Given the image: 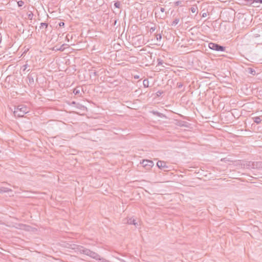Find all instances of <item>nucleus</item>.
I'll return each mask as SVG.
<instances>
[{
  "label": "nucleus",
  "mask_w": 262,
  "mask_h": 262,
  "mask_svg": "<svg viewBox=\"0 0 262 262\" xmlns=\"http://www.w3.org/2000/svg\"><path fill=\"white\" fill-rule=\"evenodd\" d=\"M77 250L80 253L84 254L95 259H100V256L97 253L93 252L90 249H86L82 246H77Z\"/></svg>",
  "instance_id": "1"
},
{
  "label": "nucleus",
  "mask_w": 262,
  "mask_h": 262,
  "mask_svg": "<svg viewBox=\"0 0 262 262\" xmlns=\"http://www.w3.org/2000/svg\"><path fill=\"white\" fill-rule=\"evenodd\" d=\"M29 112V108L25 105L21 104L15 106L14 115L15 117H22Z\"/></svg>",
  "instance_id": "2"
},
{
  "label": "nucleus",
  "mask_w": 262,
  "mask_h": 262,
  "mask_svg": "<svg viewBox=\"0 0 262 262\" xmlns=\"http://www.w3.org/2000/svg\"><path fill=\"white\" fill-rule=\"evenodd\" d=\"M225 33L224 30L222 29V23L218 20L214 21V36H221Z\"/></svg>",
  "instance_id": "3"
},
{
  "label": "nucleus",
  "mask_w": 262,
  "mask_h": 262,
  "mask_svg": "<svg viewBox=\"0 0 262 262\" xmlns=\"http://www.w3.org/2000/svg\"><path fill=\"white\" fill-rule=\"evenodd\" d=\"M141 164L146 169H150L154 165L153 161L149 160H143Z\"/></svg>",
  "instance_id": "4"
},
{
  "label": "nucleus",
  "mask_w": 262,
  "mask_h": 262,
  "mask_svg": "<svg viewBox=\"0 0 262 262\" xmlns=\"http://www.w3.org/2000/svg\"><path fill=\"white\" fill-rule=\"evenodd\" d=\"M157 166L159 168L163 170L164 171L168 170L167 169L169 167L167 165L166 163L163 161H158L157 163Z\"/></svg>",
  "instance_id": "5"
},
{
  "label": "nucleus",
  "mask_w": 262,
  "mask_h": 262,
  "mask_svg": "<svg viewBox=\"0 0 262 262\" xmlns=\"http://www.w3.org/2000/svg\"><path fill=\"white\" fill-rule=\"evenodd\" d=\"M225 49V47L214 43V51L224 52Z\"/></svg>",
  "instance_id": "6"
},
{
  "label": "nucleus",
  "mask_w": 262,
  "mask_h": 262,
  "mask_svg": "<svg viewBox=\"0 0 262 262\" xmlns=\"http://www.w3.org/2000/svg\"><path fill=\"white\" fill-rule=\"evenodd\" d=\"M254 169H262V162L257 161V162H253Z\"/></svg>",
  "instance_id": "7"
},
{
  "label": "nucleus",
  "mask_w": 262,
  "mask_h": 262,
  "mask_svg": "<svg viewBox=\"0 0 262 262\" xmlns=\"http://www.w3.org/2000/svg\"><path fill=\"white\" fill-rule=\"evenodd\" d=\"M252 119L257 124H259L262 121V116L252 117Z\"/></svg>",
  "instance_id": "8"
},
{
  "label": "nucleus",
  "mask_w": 262,
  "mask_h": 262,
  "mask_svg": "<svg viewBox=\"0 0 262 262\" xmlns=\"http://www.w3.org/2000/svg\"><path fill=\"white\" fill-rule=\"evenodd\" d=\"M82 90V89L81 87L80 86H78V87H76V88H75L74 90H73V93L75 95H81V91Z\"/></svg>",
  "instance_id": "9"
},
{
  "label": "nucleus",
  "mask_w": 262,
  "mask_h": 262,
  "mask_svg": "<svg viewBox=\"0 0 262 262\" xmlns=\"http://www.w3.org/2000/svg\"><path fill=\"white\" fill-rule=\"evenodd\" d=\"M127 223L128 224L134 225L135 226L137 224V223L136 222V220H135L134 219H132V218L128 219L127 220Z\"/></svg>",
  "instance_id": "10"
},
{
  "label": "nucleus",
  "mask_w": 262,
  "mask_h": 262,
  "mask_svg": "<svg viewBox=\"0 0 262 262\" xmlns=\"http://www.w3.org/2000/svg\"><path fill=\"white\" fill-rule=\"evenodd\" d=\"M253 165V162H252V161H248L246 163V167H247V168L254 169V166Z\"/></svg>",
  "instance_id": "11"
},
{
  "label": "nucleus",
  "mask_w": 262,
  "mask_h": 262,
  "mask_svg": "<svg viewBox=\"0 0 262 262\" xmlns=\"http://www.w3.org/2000/svg\"><path fill=\"white\" fill-rule=\"evenodd\" d=\"M11 191V189H9L8 188H6V187H0V193L7 192H9Z\"/></svg>",
  "instance_id": "12"
},
{
  "label": "nucleus",
  "mask_w": 262,
  "mask_h": 262,
  "mask_svg": "<svg viewBox=\"0 0 262 262\" xmlns=\"http://www.w3.org/2000/svg\"><path fill=\"white\" fill-rule=\"evenodd\" d=\"M179 21H180V18H179V17L175 18L173 20V21L171 23V26H176L178 24Z\"/></svg>",
  "instance_id": "13"
},
{
  "label": "nucleus",
  "mask_w": 262,
  "mask_h": 262,
  "mask_svg": "<svg viewBox=\"0 0 262 262\" xmlns=\"http://www.w3.org/2000/svg\"><path fill=\"white\" fill-rule=\"evenodd\" d=\"M160 11L162 12V15L160 16L161 18H164L166 15V13H164L165 12V9L164 8L161 7L160 8Z\"/></svg>",
  "instance_id": "14"
},
{
  "label": "nucleus",
  "mask_w": 262,
  "mask_h": 262,
  "mask_svg": "<svg viewBox=\"0 0 262 262\" xmlns=\"http://www.w3.org/2000/svg\"><path fill=\"white\" fill-rule=\"evenodd\" d=\"M248 73L252 75H255L256 72L255 70L252 68H249L248 69Z\"/></svg>",
  "instance_id": "15"
},
{
  "label": "nucleus",
  "mask_w": 262,
  "mask_h": 262,
  "mask_svg": "<svg viewBox=\"0 0 262 262\" xmlns=\"http://www.w3.org/2000/svg\"><path fill=\"white\" fill-rule=\"evenodd\" d=\"M143 84L145 88H148L149 86V81L148 79H144L143 81Z\"/></svg>",
  "instance_id": "16"
},
{
  "label": "nucleus",
  "mask_w": 262,
  "mask_h": 262,
  "mask_svg": "<svg viewBox=\"0 0 262 262\" xmlns=\"http://www.w3.org/2000/svg\"><path fill=\"white\" fill-rule=\"evenodd\" d=\"M190 10L193 13H198V8L196 6H193V7H191Z\"/></svg>",
  "instance_id": "17"
},
{
  "label": "nucleus",
  "mask_w": 262,
  "mask_h": 262,
  "mask_svg": "<svg viewBox=\"0 0 262 262\" xmlns=\"http://www.w3.org/2000/svg\"><path fill=\"white\" fill-rule=\"evenodd\" d=\"M28 79L29 80V82L30 84H33L34 83V78L33 77H32L30 75H28Z\"/></svg>",
  "instance_id": "18"
},
{
  "label": "nucleus",
  "mask_w": 262,
  "mask_h": 262,
  "mask_svg": "<svg viewBox=\"0 0 262 262\" xmlns=\"http://www.w3.org/2000/svg\"><path fill=\"white\" fill-rule=\"evenodd\" d=\"M221 161H224L225 162H233V160H231L229 158H227V157L221 159Z\"/></svg>",
  "instance_id": "19"
},
{
  "label": "nucleus",
  "mask_w": 262,
  "mask_h": 262,
  "mask_svg": "<svg viewBox=\"0 0 262 262\" xmlns=\"http://www.w3.org/2000/svg\"><path fill=\"white\" fill-rule=\"evenodd\" d=\"M94 76L97 77L98 76L97 72L94 70H91L90 72V76Z\"/></svg>",
  "instance_id": "20"
},
{
  "label": "nucleus",
  "mask_w": 262,
  "mask_h": 262,
  "mask_svg": "<svg viewBox=\"0 0 262 262\" xmlns=\"http://www.w3.org/2000/svg\"><path fill=\"white\" fill-rule=\"evenodd\" d=\"M48 27V24L46 23H41L40 24V28L41 29L42 27H45V29H47Z\"/></svg>",
  "instance_id": "21"
},
{
  "label": "nucleus",
  "mask_w": 262,
  "mask_h": 262,
  "mask_svg": "<svg viewBox=\"0 0 262 262\" xmlns=\"http://www.w3.org/2000/svg\"><path fill=\"white\" fill-rule=\"evenodd\" d=\"M156 38L158 41H160L162 39V35L161 34H156Z\"/></svg>",
  "instance_id": "22"
},
{
  "label": "nucleus",
  "mask_w": 262,
  "mask_h": 262,
  "mask_svg": "<svg viewBox=\"0 0 262 262\" xmlns=\"http://www.w3.org/2000/svg\"><path fill=\"white\" fill-rule=\"evenodd\" d=\"M182 4V1H176V2H174V5L176 6H181Z\"/></svg>",
  "instance_id": "23"
},
{
  "label": "nucleus",
  "mask_w": 262,
  "mask_h": 262,
  "mask_svg": "<svg viewBox=\"0 0 262 262\" xmlns=\"http://www.w3.org/2000/svg\"><path fill=\"white\" fill-rule=\"evenodd\" d=\"M72 35H70L69 34H68L66 36V40L68 41H69L70 39H72Z\"/></svg>",
  "instance_id": "24"
},
{
  "label": "nucleus",
  "mask_w": 262,
  "mask_h": 262,
  "mask_svg": "<svg viewBox=\"0 0 262 262\" xmlns=\"http://www.w3.org/2000/svg\"><path fill=\"white\" fill-rule=\"evenodd\" d=\"M24 2L23 1H19L17 2L18 7H21L24 5Z\"/></svg>",
  "instance_id": "25"
},
{
  "label": "nucleus",
  "mask_w": 262,
  "mask_h": 262,
  "mask_svg": "<svg viewBox=\"0 0 262 262\" xmlns=\"http://www.w3.org/2000/svg\"><path fill=\"white\" fill-rule=\"evenodd\" d=\"M213 76L215 77H216L219 80H221L220 78V77H224L225 76H223V75H220V74H217V75H216L215 74V73H214V74H213Z\"/></svg>",
  "instance_id": "26"
},
{
  "label": "nucleus",
  "mask_w": 262,
  "mask_h": 262,
  "mask_svg": "<svg viewBox=\"0 0 262 262\" xmlns=\"http://www.w3.org/2000/svg\"><path fill=\"white\" fill-rule=\"evenodd\" d=\"M156 29V28L155 26L151 27L149 29L150 33H151L154 32Z\"/></svg>",
  "instance_id": "27"
},
{
  "label": "nucleus",
  "mask_w": 262,
  "mask_h": 262,
  "mask_svg": "<svg viewBox=\"0 0 262 262\" xmlns=\"http://www.w3.org/2000/svg\"><path fill=\"white\" fill-rule=\"evenodd\" d=\"M114 6L116 8H119L120 7V4L119 2H116L115 4H114Z\"/></svg>",
  "instance_id": "28"
},
{
  "label": "nucleus",
  "mask_w": 262,
  "mask_h": 262,
  "mask_svg": "<svg viewBox=\"0 0 262 262\" xmlns=\"http://www.w3.org/2000/svg\"><path fill=\"white\" fill-rule=\"evenodd\" d=\"M163 63V60L160 58L158 59V66L161 65Z\"/></svg>",
  "instance_id": "29"
},
{
  "label": "nucleus",
  "mask_w": 262,
  "mask_h": 262,
  "mask_svg": "<svg viewBox=\"0 0 262 262\" xmlns=\"http://www.w3.org/2000/svg\"><path fill=\"white\" fill-rule=\"evenodd\" d=\"M33 14L32 13V12H31L30 13H29L28 15V18H29L30 19H32V17H33Z\"/></svg>",
  "instance_id": "30"
},
{
  "label": "nucleus",
  "mask_w": 262,
  "mask_h": 262,
  "mask_svg": "<svg viewBox=\"0 0 262 262\" xmlns=\"http://www.w3.org/2000/svg\"><path fill=\"white\" fill-rule=\"evenodd\" d=\"M254 3L262 4V0H253V3Z\"/></svg>",
  "instance_id": "31"
},
{
  "label": "nucleus",
  "mask_w": 262,
  "mask_h": 262,
  "mask_svg": "<svg viewBox=\"0 0 262 262\" xmlns=\"http://www.w3.org/2000/svg\"><path fill=\"white\" fill-rule=\"evenodd\" d=\"M177 86H178V88H182V87L183 86V84H182V83H181V82H180V83H178V84H177Z\"/></svg>",
  "instance_id": "32"
},
{
  "label": "nucleus",
  "mask_w": 262,
  "mask_h": 262,
  "mask_svg": "<svg viewBox=\"0 0 262 262\" xmlns=\"http://www.w3.org/2000/svg\"><path fill=\"white\" fill-rule=\"evenodd\" d=\"M152 113L154 114V115H157L158 116H160V113L158 112H155V111H153L152 112Z\"/></svg>",
  "instance_id": "33"
},
{
  "label": "nucleus",
  "mask_w": 262,
  "mask_h": 262,
  "mask_svg": "<svg viewBox=\"0 0 262 262\" xmlns=\"http://www.w3.org/2000/svg\"><path fill=\"white\" fill-rule=\"evenodd\" d=\"M114 257H115V258H116L117 259H118V260H119L121 262H125L124 260H123L122 259H121V258H120L119 257H116L115 255H114Z\"/></svg>",
  "instance_id": "34"
},
{
  "label": "nucleus",
  "mask_w": 262,
  "mask_h": 262,
  "mask_svg": "<svg viewBox=\"0 0 262 262\" xmlns=\"http://www.w3.org/2000/svg\"><path fill=\"white\" fill-rule=\"evenodd\" d=\"M209 47L210 49H213V42H210L209 43Z\"/></svg>",
  "instance_id": "35"
},
{
  "label": "nucleus",
  "mask_w": 262,
  "mask_h": 262,
  "mask_svg": "<svg viewBox=\"0 0 262 262\" xmlns=\"http://www.w3.org/2000/svg\"><path fill=\"white\" fill-rule=\"evenodd\" d=\"M59 26L60 27H63L64 26V23L63 22H60L59 23Z\"/></svg>",
  "instance_id": "36"
},
{
  "label": "nucleus",
  "mask_w": 262,
  "mask_h": 262,
  "mask_svg": "<svg viewBox=\"0 0 262 262\" xmlns=\"http://www.w3.org/2000/svg\"><path fill=\"white\" fill-rule=\"evenodd\" d=\"M202 16H203V17L206 16V13H203Z\"/></svg>",
  "instance_id": "37"
},
{
  "label": "nucleus",
  "mask_w": 262,
  "mask_h": 262,
  "mask_svg": "<svg viewBox=\"0 0 262 262\" xmlns=\"http://www.w3.org/2000/svg\"><path fill=\"white\" fill-rule=\"evenodd\" d=\"M135 78H139V76H136V77H135Z\"/></svg>",
  "instance_id": "38"
},
{
  "label": "nucleus",
  "mask_w": 262,
  "mask_h": 262,
  "mask_svg": "<svg viewBox=\"0 0 262 262\" xmlns=\"http://www.w3.org/2000/svg\"><path fill=\"white\" fill-rule=\"evenodd\" d=\"M59 50H61L62 51V48H60V49H59Z\"/></svg>",
  "instance_id": "39"
},
{
  "label": "nucleus",
  "mask_w": 262,
  "mask_h": 262,
  "mask_svg": "<svg viewBox=\"0 0 262 262\" xmlns=\"http://www.w3.org/2000/svg\"><path fill=\"white\" fill-rule=\"evenodd\" d=\"M59 50H61L62 51V48H60V49H59Z\"/></svg>",
  "instance_id": "40"
},
{
  "label": "nucleus",
  "mask_w": 262,
  "mask_h": 262,
  "mask_svg": "<svg viewBox=\"0 0 262 262\" xmlns=\"http://www.w3.org/2000/svg\"><path fill=\"white\" fill-rule=\"evenodd\" d=\"M105 262H108L107 260H105Z\"/></svg>",
  "instance_id": "41"
}]
</instances>
